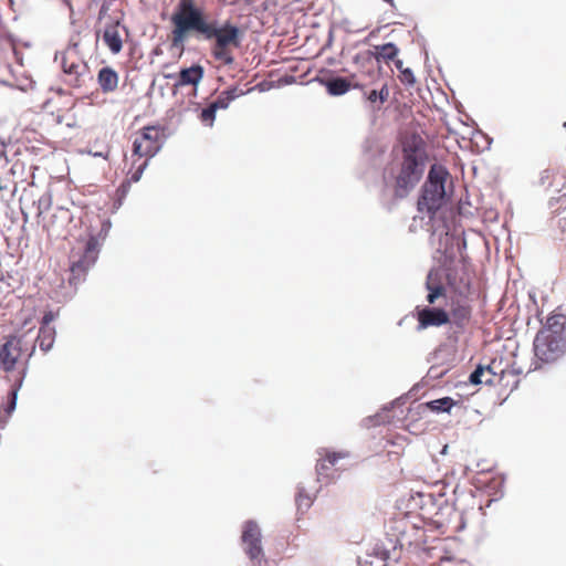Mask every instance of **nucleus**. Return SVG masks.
<instances>
[{"instance_id":"f257e3e1","label":"nucleus","mask_w":566,"mask_h":566,"mask_svg":"<svg viewBox=\"0 0 566 566\" xmlns=\"http://www.w3.org/2000/svg\"><path fill=\"white\" fill-rule=\"evenodd\" d=\"M199 14V12L189 14L186 24V39L193 33L207 41H212V57L222 65H232L234 63L233 50L241 44V30L229 21L220 24L217 20H210L209 17L201 18Z\"/></svg>"},{"instance_id":"f03ea898","label":"nucleus","mask_w":566,"mask_h":566,"mask_svg":"<svg viewBox=\"0 0 566 566\" xmlns=\"http://www.w3.org/2000/svg\"><path fill=\"white\" fill-rule=\"evenodd\" d=\"M423 140L412 136L402 147V163L395 178L396 198H405L417 186L423 175Z\"/></svg>"},{"instance_id":"7ed1b4c3","label":"nucleus","mask_w":566,"mask_h":566,"mask_svg":"<svg viewBox=\"0 0 566 566\" xmlns=\"http://www.w3.org/2000/svg\"><path fill=\"white\" fill-rule=\"evenodd\" d=\"M451 181V175L448 169L439 164L430 167L428 178L422 186L421 196L418 199V210L426 212L429 218H433L441 208L447 195L446 185Z\"/></svg>"},{"instance_id":"20e7f679","label":"nucleus","mask_w":566,"mask_h":566,"mask_svg":"<svg viewBox=\"0 0 566 566\" xmlns=\"http://www.w3.org/2000/svg\"><path fill=\"white\" fill-rule=\"evenodd\" d=\"M164 142V129L160 126H146L136 133L133 140V155L137 156L138 159L144 158L138 165L133 163L135 170L128 171L129 182H137L145 168L148 165V160L154 157L161 148Z\"/></svg>"},{"instance_id":"39448f33","label":"nucleus","mask_w":566,"mask_h":566,"mask_svg":"<svg viewBox=\"0 0 566 566\" xmlns=\"http://www.w3.org/2000/svg\"><path fill=\"white\" fill-rule=\"evenodd\" d=\"M97 255V240L94 237H90L83 247L72 250L70 284L76 285L84 280L88 269L96 262Z\"/></svg>"},{"instance_id":"423d86ee","label":"nucleus","mask_w":566,"mask_h":566,"mask_svg":"<svg viewBox=\"0 0 566 566\" xmlns=\"http://www.w3.org/2000/svg\"><path fill=\"white\" fill-rule=\"evenodd\" d=\"M534 353L542 363H555L566 355V336L538 331L534 342Z\"/></svg>"},{"instance_id":"0eeeda50","label":"nucleus","mask_w":566,"mask_h":566,"mask_svg":"<svg viewBox=\"0 0 566 566\" xmlns=\"http://www.w3.org/2000/svg\"><path fill=\"white\" fill-rule=\"evenodd\" d=\"M198 14L201 18L208 17L205 10L198 7L195 0H179L176 9L170 18L172 24L171 31V45L174 48H180L184 50V42L186 40V29H187V20L189 19V14L191 13Z\"/></svg>"},{"instance_id":"6e6552de","label":"nucleus","mask_w":566,"mask_h":566,"mask_svg":"<svg viewBox=\"0 0 566 566\" xmlns=\"http://www.w3.org/2000/svg\"><path fill=\"white\" fill-rule=\"evenodd\" d=\"M61 66L64 73V82L72 87H82L91 80L87 63L78 55L76 50H67L63 53Z\"/></svg>"},{"instance_id":"1a4fd4ad","label":"nucleus","mask_w":566,"mask_h":566,"mask_svg":"<svg viewBox=\"0 0 566 566\" xmlns=\"http://www.w3.org/2000/svg\"><path fill=\"white\" fill-rule=\"evenodd\" d=\"M241 542L251 566H269L262 547V534L254 521H247L242 526Z\"/></svg>"},{"instance_id":"9d476101","label":"nucleus","mask_w":566,"mask_h":566,"mask_svg":"<svg viewBox=\"0 0 566 566\" xmlns=\"http://www.w3.org/2000/svg\"><path fill=\"white\" fill-rule=\"evenodd\" d=\"M446 281L455 295H469L471 290L469 262L462 256L457 260H450L446 264Z\"/></svg>"},{"instance_id":"9b49d317","label":"nucleus","mask_w":566,"mask_h":566,"mask_svg":"<svg viewBox=\"0 0 566 566\" xmlns=\"http://www.w3.org/2000/svg\"><path fill=\"white\" fill-rule=\"evenodd\" d=\"M129 32L125 24L119 20H113L105 24L103 31V42L114 55L122 52L124 42L128 38Z\"/></svg>"},{"instance_id":"f8f14e48","label":"nucleus","mask_w":566,"mask_h":566,"mask_svg":"<svg viewBox=\"0 0 566 566\" xmlns=\"http://www.w3.org/2000/svg\"><path fill=\"white\" fill-rule=\"evenodd\" d=\"M415 316L417 318L418 331H423L429 327H440L450 324V316L448 311L441 307H416Z\"/></svg>"},{"instance_id":"ddd939ff","label":"nucleus","mask_w":566,"mask_h":566,"mask_svg":"<svg viewBox=\"0 0 566 566\" xmlns=\"http://www.w3.org/2000/svg\"><path fill=\"white\" fill-rule=\"evenodd\" d=\"M468 296L469 295H457L452 297L450 302V311L448 312L450 323L455 325L460 331H464L472 318V306Z\"/></svg>"},{"instance_id":"4468645a","label":"nucleus","mask_w":566,"mask_h":566,"mask_svg":"<svg viewBox=\"0 0 566 566\" xmlns=\"http://www.w3.org/2000/svg\"><path fill=\"white\" fill-rule=\"evenodd\" d=\"M22 354V340L20 337L10 335L6 337L0 346V368L6 371H12Z\"/></svg>"},{"instance_id":"2eb2a0df","label":"nucleus","mask_w":566,"mask_h":566,"mask_svg":"<svg viewBox=\"0 0 566 566\" xmlns=\"http://www.w3.org/2000/svg\"><path fill=\"white\" fill-rule=\"evenodd\" d=\"M539 185L546 190L560 193L557 197L551 198V207H554V205L559 201L566 200V178L559 171L552 168L543 170L539 177Z\"/></svg>"},{"instance_id":"dca6fc26","label":"nucleus","mask_w":566,"mask_h":566,"mask_svg":"<svg viewBox=\"0 0 566 566\" xmlns=\"http://www.w3.org/2000/svg\"><path fill=\"white\" fill-rule=\"evenodd\" d=\"M348 457L347 452H335V451H324V454L321 453V458L316 463V472L321 480L325 482H329L333 480L334 473L333 469L338 470L336 468L339 460Z\"/></svg>"},{"instance_id":"f3484780","label":"nucleus","mask_w":566,"mask_h":566,"mask_svg":"<svg viewBox=\"0 0 566 566\" xmlns=\"http://www.w3.org/2000/svg\"><path fill=\"white\" fill-rule=\"evenodd\" d=\"M426 289L428 291L427 302L433 305L439 297H446L447 289L441 282V276L438 270H431L426 279Z\"/></svg>"},{"instance_id":"a211bd4d","label":"nucleus","mask_w":566,"mask_h":566,"mask_svg":"<svg viewBox=\"0 0 566 566\" xmlns=\"http://www.w3.org/2000/svg\"><path fill=\"white\" fill-rule=\"evenodd\" d=\"M52 318L53 316L51 313L45 314L39 329L36 342L43 352L50 350L54 344L55 329L50 325Z\"/></svg>"},{"instance_id":"6ab92c4d","label":"nucleus","mask_w":566,"mask_h":566,"mask_svg":"<svg viewBox=\"0 0 566 566\" xmlns=\"http://www.w3.org/2000/svg\"><path fill=\"white\" fill-rule=\"evenodd\" d=\"M118 73L111 66H104L97 73V83L104 94L115 92L118 87Z\"/></svg>"},{"instance_id":"aec40b11","label":"nucleus","mask_w":566,"mask_h":566,"mask_svg":"<svg viewBox=\"0 0 566 566\" xmlns=\"http://www.w3.org/2000/svg\"><path fill=\"white\" fill-rule=\"evenodd\" d=\"M356 74H352L348 77H335L331 78L326 83L327 92L331 95H343L347 93L352 87H359Z\"/></svg>"},{"instance_id":"412c9836","label":"nucleus","mask_w":566,"mask_h":566,"mask_svg":"<svg viewBox=\"0 0 566 566\" xmlns=\"http://www.w3.org/2000/svg\"><path fill=\"white\" fill-rule=\"evenodd\" d=\"M203 67L199 64L182 69L179 73L175 86L193 85L197 86L203 77Z\"/></svg>"},{"instance_id":"4be33fe9","label":"nucleus","mask_w":566,"mask_h":566,"mask_svg":"<svg viewBox=\"0 0 566 566\" xmlns=\"http://www.w3.org/2000/svg\"><path fill=\"white\" fill-rule=\"evenodd\" d=\"M566 315L553 312L548 315L545 325L539 331H547L549 334L566 336Z\"/></svg>"},{"instance_id":"5701e85b","label":"nucleus","mask_w":566,"mask_h":566,"mask_svg":"<svg viewBox=\"0 0 566 566\" xmlns=\"http://www.w3.org/2000/svg\"><path fill=\"white\" fill-rule=\"evenodd\" d=\"M370 54L378 61H384L388 63L389 61H394L398 54V48L394 43H385L382 45L374 46V50Z\"/></svg>"},{"instance_id":"b1692460","label":"nucleus","mask_w":566,"mask_h":566,"mask_svg":"<svg viewBox=\"0 0 566 566\" xmlns=\"http://www.w3.org/2000/svg\"><path fill=\"white\" fill-rule=\"evenodd\" d=\"M454 405L455 401L450 397H443L426 403V406L434 412H449Z\"/></svg>"},{"instance_id":"393cba45","label":"nucleus","mask_w":566,"mask_h":566,"mask_svg":"<svg viewBox=\"0 0 566 566\" xmlns=\"http://www.w3.org/2000/svg\"><path fill=\"white\" fill-rule=\"evenodd\" d=\"M485 374H491V368L488 366V367H483V366H479L471 375H470V382L473 384V385H480V384H488V385H491L493 384V379L492 378H485L483 379V376Z\"/></svg>"},{"instance_id":"a878e982","label":"nucleus","mask_w":566,"mask_h":566,"mask_svg":"<svg viewBox=\"0 0 566 566\" xmlns=\"http://www.w3.org/2000/svg\"><path fill=\"white\" fill-rule=\"evenodd\" d=\"M235 90L223 92L216 101L210 103L216 112L218 109H226L229 104L235 98Z\"/></svg>"},{"instance_id":"bb28decb","label":"nucleus","mask_w":566,"mask_h":566,"mask_svg":"<svg viewBox=\"0 0 566 566\" xmlns=\"http://www.w3.org/2000/svg\"><path fill=\"white\" fill-rule=\"evenodd\" d=\"M388 94H389L388 88L386 85H384L380 91L371 90L367 94V101L373 105L376 103H378L379 105H382L386 102V99L388 98Z\"/></svg>"},{"instance_id":"cd10ccee","label":"nucleus","mask_w":566,"mask_h":566,"mask_svg":"<svg viewBox=\"0 0 566 566\" xmlns=\"http://www.w3.org/2000/svg\"><path fill=\"white\" fill-rule=\"evenodd\" d=\"M211 104H209L206 108H202L199 118L202 122V124L207 126H212L213 122L216 119V109L213 108Z\"/></svg>"},{"instance_id":"c85d7f7f","label":"nucleus","mask_w":566,"mask_h":566,"mask_svg":"<svg viewBox=\"0 0 566 566\" xmlns=\"http://www.w3.org/2000/svg\"><path fill=\"white\" fill-rule=\"evenodd\" d=\"M395 64H396L397 69H399L401 71V77H400L401 81L408 85H413L416 83V78H415L412 71L410 69L402 70V61L401 60H396Z\"/></svg>"},{"instance_id":"c756f323","label":"nucleus","mask_w":566,"mask_h":566,"mask_svg":"<svg viewBox=\"0 0 566 566\" xmlns=\"http://www.w3.org/2000/svg\"><path fill=\"white\" fill-rule=\"evenodd\" d=\"M24 375H25V370H23L21 378L17 381L15 386L13 387L12 391L10 392L11 398H10L9 406L7 408V412H11L15 408L18 390L22 386Z\"/></svg>"},{"instance_id":"7c9ffc66","label":"nucleus","mask_w":566,"mask_h":566,"mask_svg":"<svg viewBox=\"0 0 566 566\" xmlns=\"http://www.w3.org/2000/svg\"><path fill=\"white\" fill-rule=\"evenodd\" d=\"M296 503L298 507H301L302 505L308 507L311 505V499L308 496H303L302 494H300L296 497Z\"/></svg>"},{"instance_id":"2f4dec72","label":"nucleus","mask_w":566,"mask_h":566,"mask_svg":"<svg viewBox=\"0 0 566 566\" xmlns=\"http://www.w3.org/2000/svg\"><path fill=\"white\" fill-rule=\"evenodd\" d=\"M241 2H242L244 6H251V4L254 2V0H230V1H229V4H230V6H237V4L241 3Z\"/></svg>"},{"instance_id":"473e14b6","label":"nucleus","mask_w":566,"mask_h":566,"mask_svg":"<svg viewBox=\"0 0 566 566\" xmlns=\"http://www.w3.org/2000/svg\"><path fill=\"white\" fill-rule=\"evenodd\" d=\"M494 376H495V373H493V371L491 370V374H485V375L483 376V379H485V378H492V379H493V377H494Z\"/></svg>"},{"instance_id":"72a5a7b5","label":"nucleus","mask_w":566,"mask_h":566,"mask_svg":"<svg viewBox=\"0 0 566 566\" xmlns=\"http://www.w3.org/2000/svg\"><path fill=\"white\" fill-rule=\"evenodd\" d=\"M385 2H389V3H392V0H384Z\"/></svg>"}]
</instances>
